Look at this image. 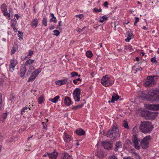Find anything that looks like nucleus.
Wrapping results in <instances>:
<instances>
[{"label": "nucleus", "mask_w": 159, "mask_h": 159, "mask_svg": "<svg viewBox=\"0 0 159 159\" xmlns=\"http://www.w3.org/2000/svg\"><path fill=\"white\" fill-rule=\"evenodd\" d=\"M138 96L143 100L152 102L159 101V90L157 88L153 89L147 94H145L144 92L140 91L139 92Z\"/></svg>", "instance_id": "nucleus-1"}, {"label": "nucleus", "mask_w": 159, "mask_h": 159, "mask_svg": "<svg viewBox=\"0 0 159 159\" xmlns=\"http://www.w3.org/2000/svg\"><path fill=\"white\" fill-rule=\"evenodd\" d=\"M153 127L150 122L144 121L141 122L139 126V129L141 131L144 133L150 132L153 129Z\"/></svg>", "instance_id": "nucleus-2"}, {"label": "nucleus", "mask_w": 159, "mask_h": 159, "mask_svg": "<svg viewBox=\"0 0 159 159\" xmlns=\"http://www.w3.org/2000/svg\"><path fill=\"white\" fill-rule=\"evenodd\" d=\"M107 137L114 139L120 136L119 130L117 127L113 126L109 130L107 134Z\"/></svg>", "instance_id": "nucleus-3"}, {"label": "nucleus", "mask_w": 159, "mask_h": 159, "mask_svg": "<svg viewBox=\"0 0 159 159\" xmlns=\"http://www.w3.org/2000/svg\"><path fill=\"white\" fill-rule=\"evenodd\" d=\"M157 76H149L147 77L144 85L146 87H151L155 85L156 83Z\"/></svg>", "instance_id": "nucleus-4"}, {"label": "nucleus", "mask_w": 159, "mask_h": 159, "mask_svg": "<svg viewBox=\"0 0 159 159\" xmlns=\"http://www.w3.org/2000/svg\"><path fill=\"white\" fill-rule=\"evenodd\" d=\"M114 82V80L108 77L107 75L103 76L101 80V83L105 87L111 86Z\"/></svg>", "instance_id": "nucleus-5"}, {"label": "nucleus", "mask_w": 159, "mask_h": 159, "mask_svg": "<svg viewBox=\"0 0 159 159\" xmlns=\"http://www.w3.org/2000/svg\"><path fill=\"white\" fill-rule=\"evenodd\" d=\"M151 139V137L150 135H148L144 137L140 142L141 147L143 149L148 148V145L150 143Z\"/></svg>", "instance_id": "nucleus-6"}, {"label": "nucleus", "mask_w": 159, "mask_h": 159, "mask_svg": "<svg viewBox=\"0 0 159 159\" xmlns=\"http://www.w3.org/2000/svg\"><path fill=\"white\" fill-rule=\"evenodd\" d=\"M81 90L79 88H76L74 91L73 96L75 101L76 102H79L80 100Z\"/></svg>", "instance_id": "nucleus-7"}, {"label": "nucleus", "mask_w": 159, "mask_h": 159, "mask_svg": "<svg viewBox=\"0 0 159 159\" xmlns=\"http://www.w3.org/2000/svg\"><path fill=\"white\" fill-rule=\"evenodd\" d=\"M34 61V60H32L31 59H29L27 60L24 64L27 66V67H28L29 69L28 70V75L30 74V73L32 72L33 69V67L31 66V64H33Z\"/></svg>", "instance_id": "nucleus-8"}, {"label": "nucleus", "mask_w": 159, "mask_h": 159, "mask_svg": "<svg viewBox=\"0 0 159 159\" xmlns=\"http://www.w3.org/2000/svg\"><path fill=\"white\" fill-rule=\"evenodd\" d=\"M18 63L17 61L14 59L11 61L10 64L9 66V71L13 72L14 70L15 67Z\"/></svg>", "instance_id": "nucleus-9"}, {"label": "nucleus", "mask_w": 159, "mask_h": 159, "mask_svg": "<svg viewBox=\"0 0 159 159\" xmlns=\"http://www.w3.org/2000/svg\"><path fill=\"white\" fill-rule=\"evenodd\" d=\"M28 68L24 64L22 65L21 68L20 70V77H23L25 75L26 70Z\"/></svg>", "instance_id": "nucleus-10"}, {"label": "nucleus", "mask_w": 159, "mask_h": 159, "mask_svg": "<svg viewBox=\"0 0 159 159\" xmlns=\"http://www.w3.org/2000/svg\"><path fill=\"white\" fill-rule=\"evenodd\" d=\"M9 12L7 11H6L3 13L4 16L7 17L8 20H10V17L12 15V9L10 8L9 10Z\"/></svg>", "instance_id": "nucleus-11"}, {"label": "nucleus", "mask_w": 159, "mask_h": 159, "mask_svg": "<svg viewBox=\"0 0 159 159\" xmlns=\"http://www.w3.org/2000/svg\"><path fill=\"white\" fill-rule=\"evenodd\" d=\"M133 141L134 145L135 148L137 149H140V146L139 145V140H138L136 136H134Z\"/></svg>", "instance_id": "nucleus-12"}, {"label": "nucleus", "mask_w": 159, "mask_h": 159, "mask_svg": "<svg viewBox=\"0 0 159 159\" xmlns=\"http://www.w3.org/2000/svg\"><path fill=\"white\" fill-rule=\"evenodd\" d=\"M101 143L103 146L104 148L108 150H110L112 148V144L109 142H102Z\"/></svg>", "instance_id": "nucleus-13"}, {"label": "nucleus", "mask_w": 159, "mask_h": 159, "mask_svg": "<svg viewBox=\"0 0 159 159\" xmlns=\"http://www.w3.org/2000/svg\"><path fill=\"white\" fill-rule=\"evenodd\" d=\"M147 107L148 109L150 110H159V104L148 105L147 106Z\"/></svg>", "instance_id": "nucleus-14"}, {"label": "nucleus", "mask_w": 159, "mask_h": 159, "mask_svg": "<svg viewBox=\"0 0 159 159\" xmlns=\"http://www.w3.org/2000/svg\"><path fill=\"white\" fill-rule=\"evenodd\" d=\"M122 145L121 143L120 142H116L115 144V147L114 149V150L117 152L118 151L119 149H120L122 148Z\"/></svg>", "instance_id": "nucleus-15"}, {"label": "nucleus", "mask_w": 159, "mask_h": 159, "mask_svg": "<svg viewBox=\"0 0 159 159\" xmlns=\"http://www.w3.org/2000/svg\"><path fill=\"white\" fill-rule=\"evenodd\" d=\"M38 24V20L36 19H34L32 20L30 25L33 28H35L37 26Z\"/></svg>", "instance_id": "nucleus-16"}, {"label": "nucleus", "mask_w": 159, "mask_h": 159, "mask_svg": "<svg viewBox=\"0 0 159 159\" xmlns=\"http://www.w3.org/2000/svg\"><path fill=\"white\" fill-rule=\"evenodd\" d=\"M58 155V153L56 151H54L49 153V157L50 159H56Z\"/></svg>", "instance_id": "nucleus-17"}, {"label": "nucleus", "mask_w": 159, "mask_h": 159, "mask_svg": "<svg viewBox=\"0 0 159 159\" xmlns=\"http://www.w3.org/2000/svg\"><path fill=\"white\" fill-rule=\"evenodd\" d=\"M67 83V79H62L61 80L57 81L55 83L59 85H61L66 84Z\"/></svg>", "instance_id": "nucleus-18"}, {"label": "nucleus", "mask_w": 159, "mask_h": 159, "mask_svg": "<svg viewBox=\"0 0 159 159\" xmlns=\"http://www.w3.org/2000/svg\"><path fill=\"white\" fill-rule=\"evenodd\" d=\"M119 98V96L116 94H114L112 96V99L111 101H108L109 102H114L115 101L117 100Z\"/></svg>", "instance_id": "nucleus-19"}, {"label": "nucleus", "mask_w": 159, "mask_h": 159, "mask_svg": "<svg viewBox=\"0 0 159 159\" xmlns=\"http://www.w3.org/2000/svg\"><path fill=\"white\" fill-rule=\"evenodd\" d=\"M71 100L69 97H66L64 101L65 104L67 106H69L71 103Z\"/></svg>", "instance_id": "nucleus-20"}, {"label": "nucleus", "mask_w": 159, "mask_h": 159, "mask_svg": "<svg viewBox=\"0 0 159 159\" xmlns=\"http://www.w3.org/2000/svg\"><path fill=\"white\" fill-rule=\"evenodd\" d=\"M35 72H33L32 74L30 76L28 80V82L33 81L37 77V75L35 74Z\"/></svg>", "instance_id": "nucleus-21"}, {"label": "nucleus", "mask_w": 159, "mask_h": 159, "mask_svg": "<svg viewBox=\"0 0 159 159\" xmlns=\"http://www.w3.org/2000/svg\"><path fill=\"white\" fill-rule=\"evenodd\" d=\"M96 155L99 158H101L104 156L103 151L101 150L96 153Z\"/></svg>", "instance_id": "nucleus-22"}, {"label": "nucleus", "mask_w": 159, "mask_h": 159, "mask_svg": "<svg viewBox=\"0 0 159 159\" xmlns=\"http://www.w3.org/2000/svg\"><path fill=\"white\" fill-rule=\"evenodd\" d=\"M76 133L79 135H84L85 134V132L82 129H77L76 131Z\"/></svg>", "instance_id": "nucleus-23"}, {"label": "nucleus", "mask_w": 159, "mask_h": 159, "mask_svg": "<svg viewBox=\"0 0 159 159\" xmlns=\"http://www.w3.org/2000/svg\"><path fill=\"white\" fill-rule=\"evenodd\" d=\"M65 137L64 138L65 141L66 142L70 141V136L66 133H65Z\"/></svg>", "instance_id": "nucleus-24"}, {"label": "nucleus", "mask_w": 159, "mask_h": 159, "mask_svg": "<svg viewBox=\"0 0 159 159\" xmlns=\"http://www.w3.org/2000/svg\"><path fill=\"white\" fill-rule=\"evenodd\" d=\"M11 26L13 27L16 26L17 24V21L15 18L12 19L11 20Z\"/></svg>", "instance_id": "nucleus-25"}, {"label": "nucleus", "mask_w": 159, "mask_h": 159, "mask_svg": "<svg viewBox=\"0 0 159 159\" xmlns=\"http://www.w3.org/2000/svg\"><path fill=\"white\" fill-rule=\"evenodd\" d=\"M59 98V97L58 96H57L52 99H49V100L53 103H56L58 101Z\"/></svg>", "instance_id": "nucleus-26"}, {"label": "nucleus", "mask_w": 159, "mask_h": 159, "mask_svg": "<svg viewBox=\"0 0 159 159\" xmlns=\"http://www.w3.org/2000/svg\"><path fill=\"white\" fill-rule=\"evenodd\" d=\"M1 10L2 13L7 11V6L5 4L3 3L1 6Z\"/></svg>", "instance_id": "nucleus-27"}, {"label": "nucleus", "mask_w": 159, "mask_h": 159, "mask_svg": "<svg viewBox=\"0 0 159 159\" xmlns=\"http://www.w3.org/2000/svg\"><path fill=\"white\" fill-rule=\"evenodd\" d=\"M63 156L62 157L63 159H71V157L67 153H64Z\"/></svg>", "instance_id": "nucleus-28"}, {"label": "nucleus", "mask_w": 159, "mask_h": 159, "mask_svg": "<svg viewBox=\"0 0 159 159\" xmlns=\"http://www.w3.org/2000/svg\"><path fill=\"white\" fill-rule=\"evenodd\" d=\"M7 114L6 113H3L2 116V118H0V120L4 121L7 117Z\"/></svg>", "instance_id": "nucleus-29"}, {"label": "nucleus", "mask_w": 159, "mask_h": 159, "mask_svg": "<svg viewBox=\"0 0 159 159\" xmlns=\"http://www.w3.org/2000/svg\"><path fill=\"white\" fill-rule=\"evenodd\" d=\"M133 69L136 71H139L142 70V68L141 67L138 66L137 65L134 66Z\"/></svg>", "instance_id": "nucleus-30"}, {"label": "nucleus", "mask_w": 159, "mask_h": 159, "mask_svg": "<svg viewBox=\"0 0 159 159\" xmlns=\"http://www.w3.org/2000/svg\"><path fill=\"white\" fill-rule=\"evenodd\" d=\"M107 17L105 15L104 16L100 18L99 22L101 23L103 22L105 20H107Z\"/></svg>", "instance_id": "nucleus-31"}, {"label": "nucleus", "mask_w": 159, "mask_h": 159, "mask_svg": "<svg viewBox=\"0 0 159 159\" xmlns=\"http://www.w3.org/2000/svg\"><path fill=\"white\" fill-rule=\"evenodd\" d=\"M124 48L125 49H126L127 50L130 51L131 52L133 50V49L132 48V47L130 45H129V46L125 45V46H124Z\"/></svg>", "instance_id": "nucleus-32"}, {"label": "nucleus", "mask_w": 159, "mask_h": 159, "mask_svg": "<svg viewBox=\"0 0 159 159\" xmlns=\"http://www.w3.org/2000/svg\"><path fill=\"white\" fill-rule=\"evenodd\" d=\"M83 105L82 104L77 105L76 106L73 107L72 108V109L73 110H76L78 109L81 108L83 106Z\"/></svg>", "instance_id": "nucleus-33"}, {"label": "nucleus", "mask_w": 159, "mask_h": 159, "mask_svg": "<svg viewBox=\"0 0 159 159\" xmlns=\"http://www.w3.org/2000/svg\"><path fill=\"white\" fill-rule=\"evenodd\" d=\"M70 75L72 77L78 76L79 77L80 76V75H78V73L75 72H72L71 73Z\"/></svg>", "instance_id": "nucleus-34"}, {"label": "nucleus", "mask_w": 159, "mask_h": 159, "mask_svg": "<svg viewBox=\"0 0 159 159\" xmlns=\"http://www.w3.org/2000/svg\"><path fill=\"white\" fill-rule=\"evenodd\" d=\"M87 57H91L93 56L92 52L90 51H87L86 53Z\"/></svg>", "instance_id": "nucleus-35"}, {"label": "nucleus", "mask_w": 159, "mask_h": 159, "mask_svg": "<svg viewBox=\"0 0 159 159\" xmlns=\"http://www.w3.org/2000/svg\"><path fill=\"white\" fill-rule=\"evenodd\" d=\"M16 47H13L12 48V49L11 51V54L12 55L13 54H14L15 52L17 50V46H16Z\"/></svg>", "instance_id": "nucleus-36"}, {"label": "nucleus", "mask_w": 159, "mask_h": 159, "mask_svg": "<svg viewBox=\"0 0 159 159\" xmlns=\"http://www.w3.org/2000/svg\"><path fill=\"white\" fill-rule=\"evenodd\" d=\"M4 104L2 100V95L1 93H0V106L2 107L3 106Z\"/></svg>", "instance_id": "nucleus-37"}, {"label": "nucleus", "mask_w": 159, "mask_h": 159, "mask_svg": "<svg viewBox=\"0 0 159 159\" xmlns=\"http://www.w3.org/2000/svg\"><path fill=\"white\" fill-rule=\"evenodd\" d=\"M28 108V107H24L21 109V115H23V112H25V110H27Z\"/></svg>", "instance_id": "nucleus-38"}, {"label": "nucleus", "mask_w": 159, "mask_h": 159, "mask_svg": "<svg viewBox=\"0 0 159 159\" xmlns=\"http://www.w3.org/2000/svg\"><path fill=\"white\" fill-rule=\"evenodd\" d=\"M123 126L125 128L127 129H129V127L128 126V123L126 122V121H124L123 124Z\"/></svg>", "instance_id": "nucleus-39"}, {"label": "nucleus", "mask_w": 159, "mask_h": 159, "mask_svg": "<svg viewBox=\"0 0 159 159\" xmlns=\"http://www.w3.org/2000/svg\"><path fill=\"white\" fill-rule=\"evenodd\" d=\"M47 20L46 18H44L42 21V24L44 25L45 26H47Z\"/></svg>", "instance_id": "nucleus-40"}, {"label": "nucleus", "mask_w": 159, "mask_h": 159, "mask_svg": "<svg viewBox=\"0 0 159 159\" xmlns=\"http://www.w3.org/2000/svg\"><path fill=\"white\" fill-rule=\"evenodd\" d=\"M43 97L42 96H41L38 98V102L39 104L41 103L43 101Z\"/></svg>", "instance_id": "nucleus-41"}, {"label": "nucleus", "mask_w": 159, "mask_h": 159, "mask_svg": "<svg viewBox=\"0 0 159 159\" xmlns=\"http://www.w3.org/2000/svg\"><path fill=\"white\" fill-rule=\"evenodd\" d=\"M41 71V69L38 68L36 70L34 71L33 72H35V74L37 76L38 75L39 73Z\"/></svg>", "instance_id": "nucleus-42"}, {"label": "nucleus", "mask_w": 159, "mask_h": 159, "mask_svg": "<svg viewBox=\"0 0 159 159\" xmlns=\"http://www.w3.org/2000/svg\"><path fill=\"white\" fill-rule=\"evenodd\" d=\"M54 33H55L54 35H55L56 36H57L60 34V32L57 30H55L53 31Z\"/></svg>", "instance_id": "nucleus-43"}, {"label": "nucleus", "mask_w": 159, "mask_h": 159, "mask_svg": "<svg viewBox=\"0 0 159 159\" xmlns=\"http://www.w3.org/2000/svg\"><path fill=\"white\" fill-rule=\"evenodd\" d=\"M33 53V51H29V52L28 54L26 57L28 58H30V57L32 55Z\"/></svg>", "instance_id": "nucleus-44"}, {"label": "nucleus", "mask_w": 159, "mask_h": 159, "mask_svg": "<svg viewBox=\"0 0 159 159\" xmlns=\"http://www.w3.org/2000/svg\"><path fill=\"white\" fill-rule=\"evenodd\" d=\"M22 34L23 33L21 32L18 31V36L19 37L20 39L21 38V39H22Z\"/></svg>", "instance_id": "nucleus-45"}, {"label": "nucleus", "mask_w": 159, "mask_h": 159, "mask_svg": "<svg viewBox=\"0 0 159 159\" xmlns=\"http://www.w3.org/2000/svg\"><path fill=\"white\" fill-rule=\"evenodd\" d=\"M108 159H118L114 155L110 156Z\"/></svg>", "instance_id": "nucleus-46"}, {"label": "nucleus", "mask_w": 159, "mask_h": 159, "mask_svg": "<svg viewBox=\"0 0 159 159\" xmlns=\"http://www.w3.org/2000/svg\"><path fill=\"white\" fill-rule=\"evenodd\" d=\"M50 21H53L54 23H56L57 22V19L56 17H54L53 18H52L50 20Z\"/></svg>", "instance_id": "nucleus-47"}, {"label": "nucleus", "mask_w": 159, "mask_h": 159, "mask_svg": "<svg viewBox=\"0 0 159 159\" xmlns=\"http://www.w3.org/2000/svg\"><path fill=\"white\" fill-rule=\"evenodd\" d=\"M93 11H94L96 12H97L98 11L99 12H101L102 11V9L101 8H100L99 9H98V8H94L93 9Z\"/></svg>", "instance_id": "nucleus-48"}, {"label": "nucleus", "mask_w": 159, "mask_h": 159, "mask_svg": "<svg viewBox=\"0 0 159 159\" xmlns=\"http://www.w3.org/2000/svg\"><path fill=\"white\" fill-rule=\"evenodd\" d=\"M131 39V37H127V38L125 39V41L126 42H129Z\"/></svg>", "instance_id": "nucleus-49"}, {"label": "nucleus", "mask_w": 159, "mask_h": 159, "mask_svg": "<svg viewBox=\"0 0 159 159\" xmlns=\"http://www.w3.org/2000/svg\"><path fill=\"white\" fill-rule=\"evenodd\" d=\"M132 36V33L131 32L129 31L128 32L127 37H131Z\"/></svg>", "instance_id": "nucleus-50"}, {"label": "nucleus", "mask_w": 159, "mask_h": 159, "mask_svg": "<svg viewBox=\"0 0 159 159\" xmlns=\"http://www.w3.org/2000/svg\"><path fill=\"white\" fill-rule=\"evenodd\" d=\"M4 82L3 79L2 78H0V86L3 84Z\"/></svg>", "instance_id": "nucleus-51"}, {"label": "nucleus", "mask_w": 159, "mask_h": 159, "mask_svg": "<svg viewBox=\"0 0 159 159\" xmlns=\"http://www.w3.org/2000/svg\"><path fill=\"white\" fill-rule=\"evenodd\" d=\"M76 17H78L80 19H81L84 17V16L83 14H80L76 16Z\"/></svg>", "instance_id": "nucleus-52"}, {"label": "nucleus", "mask_w": 159, "mask_h": 159, "mask_svg": "<svg viewBox=\"0 0 159 159\" xmlns=\"http://www.w3.org/2000/svg\"><path fill=\"white\" fill-rule=\"evenodd\" d=\"M44 122H42V124H43V129H46L47 125H44Z\"/></svg>", "instance_id": "nucleus-53"}, {"label": "nucleus", "mask_w": 159, "mask_h": 159, "mask_svg": "<svg viewBox=\"0 0 159 159\" xmlns=\"http://www.w3.org/2000/svg\"><path fill=\"white\" fill-rule=\"evenodd\" d=\"M85 27H83L82 29H78V30L79 32H81L84 30Z\"/></svg>", "instance_id": "nucleus-54"}, {"label": "nucleus", "mask_w": 159, "mask_h": 159, "mask_svg": "<svg viewBox=\"0 0 159 159\" xmlns=\"http://www.w3.org/2000/svg\"><path fill=\"white\" fill-rule=\"evenodd\" d=\"M151 61L154 62H157L156 60L154 58H152L151 59Z\"/></svg>", "instance_id": "nucleus-55"}, {"label": "nucleus", "mask_w": 159, "mask_h": 159, "mask_svg": "<svg viewBox=\"0 0 159 159\" xmlns=\"http://www.w3.org/2000/svg\"><path fill=\"white\" fill-rule=\"evenodd\" d=\"M135 156V158H136L137 159H141V158L139 155L136 153Z\"/></svg>", "instance_id": "nucleus-56"}, {"label": "nucleus", "mask_w": 159, "mask_h": 159, "mask_svg": "<svg viewBox=\"0 0 159 159\" xmlns=\"http://www.w3.org/2000/svg\"><path fill=\"white\" fill-rule=\"evenodd\" d=\"M108 5V3L107 2H105L104 3V6L105 7H107Z\"/></svg>", "instance_id": "nucleus-57"}, {"label": "nucleus", "mask_w": 159, "mask_h": 159, "mask_svg": "<svg viewBox=\"0 0 159 159\" xmlns=\"http://www.w3.org/2000/svg\"><path fill=\"white\" fill-rule=\"evenodd\" d=\"M135 22L137 23L139 21V18L136 17L135 18Z\"/></svg>", "instance_id": "nucleus-58"}, {"label": "nucleus", "mask_w": 159, "mask_h": 159, "mask_svg": "<svg viewBox=\"0 0 159 159\" xmlns=\"http://www.w3.org/2000/svg\"><path fill=\"white\" fill-rule=\"evenodd\" d=\"M49 153H47L45 154H44L43 155V157H46L47 156H48V157H49Z\"/></svg>", "instance_id": "nucleus-59"}, {"label": "nucleus", "mask_w": 159, "mask_h": 159, "mask_svg": "<svg viewBox=\"0 0 159 159\" xmlns=\"http://www.w3.org/2000/svg\"><path fill=\"white\" fill-rule=\"evenodd\" d=\"M15 17H16L17 20H18L20 16H18L17 14H15Z\"/></svg>", "instance_id": "nucleus-60"}, {"label": "nucleus", "mask_w": 159, "mask_h": 159, "mask_svg": "<svg viewBox=\"0 0 159 159\" xmlns=\"http://www.w3.org/2000/svg\"><path fill=\"white\" fill-rule=\"evenodd\" d=\"M15 26H14L12 27L13 28V30L14 31L16 32L17 30V29H16V28Z\"/></svg>", "instance_id": "nucleus-61"}, {"label": "nucleus", "mask_w": 159, "mask_h": 159, "mask_svg": "<svg viewBox=\"0 0 159 159\" xmlns=\"http://www.w3.org/2000/svg\"><path fill=\"white\" fill-rule=\"evenodd\" d=\"M54 28V26L53 25H52L51 26L50 28L49 29L50 30H52Z\"/></svg>", "instance_id": "nucleus-62"}, {"label": "nucleus", "mask_w": 159, "mask_h": 159, "mask_svg": "<svg viewBox=\"0 0 159 159\" xmlns=\"http://www.w3.org/2000/svg\"><path fill=\"white\" fill-rule=\"evenodd\" d=\"M73 82L75 84H76L77 83V82L76 80H73Z\"/></svg>", "instance_id": "nucleus-63"}, {"label": "nucleus", "mask_w": 159, "mask_h": 159, "mask_svg": "<svg viewBox=\"0 0 159 159\" xmlns=\"http://www.w3.org/2000/svg\"><path fill=\"white\" fill-rule=\"evenodd\" d=\"M142 28L144 30H147L148 28L145 26H143Z\"/></svg>", "instance_id": "nucleus-64"}]
</instances>
